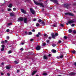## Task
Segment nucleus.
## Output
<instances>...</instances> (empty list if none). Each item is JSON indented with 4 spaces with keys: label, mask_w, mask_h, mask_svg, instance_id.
Wrapping results in <instances>:
<instances>
[{
    "label": "nucleus",
    "mask_w": 76,
    "mask_h": 76,
    "mask_svg": "<svg viewBox=\"0 0 76 76\" xmlns=\"http://www.w3.org/2000/svg\"><path fill=\"white\" fill-rule=\"evenodd\" d=\"M34 3L36 5H40V7H44V6L42 3H39L36 1H34Z\"/></svg>",
    "instance_id": "1"
},
{
    "label": "nucleus",
    "mask_w": 76,
    "mask_h": 76,
    "mask_svg": "<svg viewBox=\"0 0 76 76\" xmlns=\"http://www.w3.org/2000/svg\"><path fill=\"white\" fill-rule=\"evenodd\" d=\"M65 15H69V16H74L73 14L70 12L65 13Z\"/></svg>",
    "instance_id": "2"
},
{
    "label": "nucleus",
    "mask_w": 76,
    "mask_h": 76,
    "mask_svg": "<svg viewBox=\"0 0 76 76\" xmlns=\"http://www.w3.org/2000/svg\"><path fill=\"white\" fill-rule=\"evenodd\" d=\"M30 12H31V13L33 15H34L35 13V11H34V9L32 8H31L30 9Z\"/></svg>",
    "instance_id": "3"
},
{
    "label": "nucleus",
    "mask_w": 76,
    "mask_h": 76,
    "mask_svg": "<svg viewBox=\"0 0 76 76\" xmlns=\"http://www.w3.org/2000/svg\"><path fill=\"white\" fill-rule=\"evenodd\" d=\"M23 18L22 17H20L18 18V22H20L22 21H23Z\"/></svg>",
    "instance_id": "4"
},
{
    "label": "nucleus",
    "mask_w": 76,
    "mask_h": 76,
    "mask_svg": "<svg viewBox=\"0 0 76 76\" xmlns=\"http://www.w3.org/2000/svg\"><path fill=\"white\" fill-rule=\"evenodd\" d=\"M69 4H64V7H65L66 9H68V7H69Z\"/></svg>",
    "instance_id": "5"
},
{
    "label": "nucleus",
    "mask_w": 76,
    "mask_h": 76,
    "mask_svg": "<svg viewBox=\"0 0 76 76\" xmlns=\"http://www.w3.org/2000/svg\"><path fill=\"white\" fill-rule=\"evenodd\" d=\"M64 57V56H63V55H61L60 56H57L56 57V58H58V59H60V58H63Z\"/></svg>",
    "instance_id": "6"
},
{
    "label": "nucleus",
    "mask_w": 76,
    "mask_h": 76,
    "mask_svg": "<svg viewBox=\"0 0 76 76\" xmlns=\"http://www.w3.org/2000/svg\"><path fill=\"white\" fill-rule=\"evenodd\" d=\"M51 1H52V2H53V3H56L57 4H58V1L57 0H50Z\"/></svg>",
    "instance_id": "7"
},
{
    "label": "nucleus",
    "mask_w": 76,
    "mask_h": 76,
    "mask_svg": "<svg viewBox=\"0 0 76 76\" xmlns=\"http://www.w3.org/2000/svg\"><path fill=\"white\" fill-rule=\"evenodd\" d=\"M75 75H76V73L72 72L69 73V74L70 76H75Z\"/></svg>",
    "instance_id": "8"
},
{
    "label": "nucleus",
    "mask_w": 76,
    "mask_h": 76,
    "mask_svg": "<svg viewBox=\"0 0 76 76\" xmlns=\"http://www.w3.org/2000/svg\"><path fill=\"white\" fill-rule=\"evenodd\" d=\"M36 49L37 50H39L41 49V46H37Z\"/></svg>",
    "instance_id": "9"
},
{
    "label": "nucleus",
    "mask_w": 76,
    "mask_h": 76,
    "mask_svg": "<svg viewBox=\"0 0 76 76\" xmlns=\"http://www.w3.org/2000/svg\"><path fill=\"white\" fill-rule=\"evenodd\" d=\"M75 22V21L74 20H69L68 21V23H74Z\"/></svg>",
    "instance_id": "10"
},
{
    "label": "nucleus",
    "mask_w": 76,
    "mask_h": 76,
    "mask_svg": "<svg viewBox=\"0 0 76 76\" xmlns=\"http://www.w3.org/2000/svg\"><path fill=\"white\" fill-rule=\"evenodd\" d=\"M21 11L22 12V13H24V14H25L26 13V12L23 9H21Z\"/></svg>",
    "instance_id": "11"
},
{
    "label": "nucleus",
    "mask_w": 76,
    "mask_h": 76,
    "mask_svg": "<svg viewBox=\"0 0 76 76\" xmlns=\"http://www.w3.org/2000/svg\"><path fill=\"white\" fill-rule=\"evenodd\" d=\"M43 58L45 60H47L48 59V57L46 56H43Z\"/></svg>",
    "instance_id": "12"
},
{
    "label": "nucleus",
    "mask_w": 76,
    "mask_h": 76,
    "mask_svg": "<svg viewBox=\"0 0 76 76\" xmlns=\"http://www.w3.org/2000/svg\"><path fill=\"white\" fill-rule=\"evenodd\" d=\"M52 38H56V36H55V34L54 33L52 34Z\"/></svg>",
    "instance_id": "13"
},
{
    "label": "nucleus",
    "mask_w": 76,
    "mask_h": 76,
    "mask_svg": "<svg viewBox=\"0 0 76 76\" xmlns=\"http://www.w3.org/2000/svg\"><path fill=\"white\" fill-rule=\"evenodd\" d=\"M24 23H26L27 22V18H24Z\"/></svg>",
    "instance_id": "14"
},
{
    "label": "nucleus",
    "mask_w": 76,
    "mask_h": 76,
    "mask_svg": "<svg viewBox=\"0 0 76 76\" xmlns=\"http://www.w3.org/2000/svg\"><path fill=\"white\" fill-rule=\"evenodd\" d=\"M8 7H10V8H12V4H9V5L8 6Z\"/></svg>",
    "instance_id": "15"
},
{
    "label": "nucleus",
    "mask_w": 76,
    "mask_h": 76,
    "mask_svg": "<svg viewBox=\"0 0 76 76\" xmlns=\"http://www.w3.org/2000/svg\"><path fill=\"white\" fill-rule=\"evenodd\" d=\"M52 51L53 52V53H56V50L54 49H53L52 50Z\"/></svg>",
    "instance_id": "16"
},
{
    "label": "nucleus",
    "mask_w": 76,
    "mask_h": 76,
    "mask_svg": "<svg viewBox=\"0 0 76 76\" xmlns=\"http://www.w3.org/2000/svg\"><path fill=\"white\" fill-rule=\"evenodd\" d=\"M41 23L42 24V25L43 26H44V25H45V22H44V21H42Z\"/></svg>",
    "instance_id": "17"
},
{
    "label": "nucleus",
    "mask_w": 76,
    "mask_h": 76,
    "mask_svg": "<svg viewBox=\"0 0 76 76\" xmlns=\"http://www.w3.org/2000/svg\"><path fill=\"white\" fill-rule=\"evenodd\" d=\"M37 72V71H34L32 73V75H34L35 73Z\"/></svg>",
    "instance_id": "18"
},
{
    "label": "nucleus",
    "mask_w": 76,
    "mask_h": 76,
    "mask_svg": "<svg viewBox=\"0 0 76 76\" xmlns=\"http://www.w3.org/2000/svg\"><path fill=\"white\" fill-rule=\"evenodd\" d=\"M72 31H73V30L72 29H69L68 30V31L69 32V33H72Z\"/></svg>",
    "instance_id": "19"
},
{
    "label": "nucleus",
    "mask_w": 76,
    "mask_h": 76,
    "mask_svg": "<svg viewBox=\"0 0 76 76\" xmlns=\"http://www.w3.org/2000/svg\"><path fill=\"white\" fill-rule=\"evenodd\" d=\"M10 15L11 16H14V14L13 13H11L10 14Z\"/></svg>",
    "instance_id": "20"
},
{
    "label": "nucleus",
    "mask_w": 76,
    "mask_h": 76,
    "mask_svg": "<svg viewBox=\"0 0 76 76\" xmlns=\"http://www.w3.org/2000/svg\"><path fill=\"white\" fill-rule=\"evenodd\" d=\"M53 26V27H57V24H54Z\"/></svg>",
    "instance_id": "21"
},
{
    "label": "nucleus",
    "mask_w": 76,
    "mask_h": 76,
    "mask_svg": "<svg viewBox=\"0 0 76 76\" xmlns=\"http://www.w3.org/2000/svg\"><path fill=\"white\" fill-rule=\"evenodd\" d=\"M10 67L8 66H7L6 67V68L7 69H10Z\"/></svg>",
    "instance_id": "22"
},
{
    "label": "nucleus",
    "mask_w": 76,
    "mask_h": 76,
    "mask_svg": "<svg viewBox=\"0 0 76 76\" xmlns=\"http://www.w3.org/2000/svg\"><path fill=\"white\" fill-rule=\"evenodd\" d=\"M64 39H67L68 37H67L66 36H64Z\"/></svg>",
    "instance_id": "23"
},
{
    "label": "nucleus",
    "mask_w": 76,
    "mask_h": 76,
    "mask_svg": "<svg viewBox=\"0 0 76 76\" xmlns=\"http://www.w3.org/2000/svg\"><path fill=\"white\" fill-rule=\"evenodd\" d=\"M12 25V23H8L7 24V25L8 26H10V25Z\"/></svg>",
    "instance_id": "24"
},
{
    "label": "nucleus",
    "mask_w": 76,
    "mask_h": 76,
    "mask_svg": "<svg viewBox=\"0 0 76 76\" xmlns=\"http://www.w3.org/2000/svg\"><path fill=\"white\" fill-rule=\"evenodd\" d=\"M72 53H73V54H75L76 53V51L75 50H74L72 51Z\"/></svg>",
    "instance_id": "25"
},
{
    "label": "nucleus",
    "mask_w": 76,
    "mask_h": 76,
    "mask_svg": "<svg viewBox=\"0 0 76 76\" xmlns=\"http://www.w3.org/2000/svg\"><path fill=\"white\" fill-rule=\"evenodd\" d=\"M47 75V73H44L43 74V75H44L45 76Z\"/></svg>",
    "instance_id": "26"
},
{
    "label": "nucleus",
    "mask_w": 76,
    "mask_h": 76,
    "mask_svg": "<svg viewBox=\"0 0 76 76\" xmlns=\"http://www.w3.org/2000/svg\"><path fill=\"white\" fill-rule=\"evenodd\" d=\"M36 26H39V24L38 23H37L36 24Z\"/></svg>",
    "instance_id": "27"
},
{
    "label": "nucleus",
    "mask_w": 76,
    "mask_h": 76,
    "mask_svg": "<svg viewBox=\"0 0 76 76\" xmlns=\"http://www.w3.org/2000/svg\"><path fill=\"white\" fill-rule=\"evenodd\" d=\"M55 36H58V33H55V34H54Z\"/></svg>",
    "instance_id": "28"
},
{
    "label": "nucleus",
    "mask_w": 76,
    "mask_h": 76,
    "mask_svg": "<svg viewBox=\"0 0 76 76\" xmlns=\"http://www.w3.org/2000/svg\"><path fill=\"white\" fill-rule=\"evenodd\" d=\"M14 62L15 63V64H18V62L16 61H14Z\"/></svg>",
    "instance_id": "29"
},
{
    "label": "nucleus",
    "mask_w": 76,
    "mask_h": 76,
    "mask_svg": "<svg viewBox=\"0 0 76 76\" xmlns=\"http://www.w3.org/2000/svg\"><path fill=\"white\" fill-rule=\"evenodd\" d=\"M61 26L62 27H64V25L63 24H60Z\"/></svg>",
    "instance_id": "30"
},
{
    "label": "nucleus",
    "mask_w": 76,
    "mask_h": 76,
    "mask_svg": "<svg viewBox=\"0 0 76 76\" xmlns=\"http://www.w3.org/2000/svg\"><path fill=\"white\" fill-rule=\"evenodd\" d=\"M42 20H41V19H39V20L38 21L39 22H41Z\"/></svg>",
    "instance_id": "31"
},
{
    "label": "nucleus",
    "mask_w": 76,
    "mask_h": 76,
    "mask_svg": "<svg viewBox=\"0 0 76 76\" xmlns=\"http://www.w3.org/2000/svg\"><path fill=\"white\" fill-rule=\"evenodd\" d=\"M10 53H12V50H10L8 51V54H10Z\"/></svg>",
    "instance_id": "32"
},
{
    "label": "nucleus",
    "mask_w": 76,
    "mask_h": 76,
    "mask_svg": "<svg viewBox=\"0 0 76 76\" xmlns=\"http://www.w3.org/2000/svg\"><path fill=\"white\" fill-rule=\"evenodd\" d=\"M52 46H53V47H56V44H52Z\"/></svg>",
    "instance_id": "33"
},
{
    "label": "nucleus",
    "mask_w": 76,
    "mask_h": 76,
    "mask_svg": "<svg viewBox=\"0 0 76 76\" xmlns=\"http://www.w3.org/2000/svg\"><path fill=\"white\" fill-rule=\"evenodd\" d=\"M36 36L37 37L39 38V34H37L36 35Z\"/></svg>",
    "instance_id": "34"
},
{
    "label": "nucleus",
    "mask_w": 76,
    "mask_h": 76,
    "mask_svg": "<svg viewBox=\"0 0 76 76\" xmlns=\"http://www.w3.org/2000/svg\"><path fill=\"white\" fill-rule=\"evenodd\" d=\"M73 32L74 34H76V31H73Z\"/></svg>",
    "instance_id": "35"
},
{
    "label": "nucleus",
    "mask_w": 76,
    "mask_h": 76,
    "mask_svg": "<svg viewBox=\"0 0 76 76\" xmlns=\"http://www.w3.org/2000/svg\"><path fill=\"white\" fill-rule=\"evenodd\" d=\"M38 34L39 35H41V32H39L38 33Z\"/></svg>",
    "instance_id": "36"
},
{
    "label": "nucleus",
    "mask_w": 76,
    "mask_h": 76,
    "mask_svg": "<svg viewBox=\"0 0 76 76\" xmlns=\"http://www.w3.org/2000/svg\"><path fill=\"white\" fill-rule=\"evenodd\" d=\"M44 36L45 37H48V35H47V34H45L44 35Z\"/></svg>",
    "instance_id": "37"
},
{
    "label": "nucleus",
    "mask_w": 76,
    "mask_h": 76,
    "mask_svg": "<svg viewBox=\"0 0 76 76\" xmlns=\"http://www.w3.org/2000/svg\"><path fill=\"white\" fill-rule=\"evenodd\" d=\"M46 45V44L43 43L42 44V46H45Z\"/></svg>",
    "instance_id": "38"
},
{
    "label": "nucleus",
    "mask_w": 76,
    "mask_h": 76,
    "mask_svg": "<svg viewBox=\"0 0 76 76\" xmlns=\"http://www.w3.org/2000/svg\"><path fill=\"white\" fill-rule=\"evenodd\" d=\"M4 48H2L1 49V51H4Z\"/></svg>",
    "instance_id": "39"
},
{
    "label": "nucleus",
    "mask_w": 76,
    "mask_h": 76,
    "mask_svg": "<svg viewBox=\"0 0 76 76\" xmlns=\"http://www.w3.org/2000/svg\"><path fill=\"white\" fill-rule=\"evenodd\" d=\"M32 33L31 32H29V35H31Z\"/></svg>",
    "instance_id": "40"
},
{
    "label": "nucleus",
    "mask_w": 76,
    "mask_h": 76,
    "mask_svg": "<svg viewBox=\"0 0 76 76\" xmlns=\"http://www.w3.org/2000/svg\"><path fill=\"white\" fill-rule=\"evenodd\" d=\"M16 10V8H13V10L15 11Z\"/></svg>",
    "instance_id": "41"
},
{
    "label": "nucleus",
    "mask_w": 76,
    "mask_h": 76,
    "mask_svg": "<svg viewBox=\"0 0 76 76\" xmlns=\"http://www.w3.org/2000/svg\"><path fill=\"white\" fill-rule=\"evenodd\" d=\"M6 31L7 32H9V29H7L6 30Z\"/></svg>",
    "instance_id": "42"
},
{
    "label": "nucleus",
    "mask_w": 76,
    "mask_h": 76,
    "mask_svg": "<svg viewBox=\"0 0 76 76\" xmlns=\"http://www.w3.org/2000/svg\"><path fill=\"white\" fill-rule=\"evenodd\" d=\"M11 10V9L10 8H9L8 9V11H10Z\"/></svg>",
    "instance_id": "43"
},
{
    "label": "nucleus",
    "mask_w": 76,
    "mask_h": 76,
    "mask_svg": "<svg viewBox=\"0 0 76 76\" xmlns=\"http://www.w3.org/2000/svg\"><path fill=\"white\" fill-rule=\"evenodd\" d=\"M75 25V24H72V25H71V26L73 27V26H74Z\"/></svg>",
    "instance_id": "44"
},
{
    "label": "nucleus",
    "mask_w": 76,
    "mask_h": 76,
    "mask_svg": "<svg viewBox=\"0 0 76 76\" xmlns=\"http://www.w3.org/2000/svg\"><path fill=\"white\" fill-rule=\"evenodd\" d=\"M1 47H2L3 48H4V45H1Z\"/></svg>",
    "instance_id": "45"
},
{
    "label": "nucleus",
    "mask_w": 76,
    "mask_h": 76,
    "mask_svg": "<svg viewBox=\"0 0 76 76\" xmlns=\"http://www.w3.org/2000/svg\"><path fill=\"white\" fill-rule=\"evenodd\" d=\"M37 20V19L36 18H34L33 19V21H36Z\"/></svg>",
    "instance_id": "46"
},
{
    "label": "nucleus",
    "mask_w": 76,
    "mask_h": 76,
    "mask_svg": "<svg viewBox=\"0 0 76 76\" xmlns=\"http://www.w3.org/2000/svg\"><path fill=\"white\" fill-rule=\"evenodd\" d=\"M7 76H10V74H9V73H7Z\"/></svg>",
    "instance_id": "47"
},
{
    "label": "nucleus",
    "mask_w": 76,
    "mask_h": 76,
    "mask_svg": "<svg viewBox=\"0 0 76 76\" xmlns=\"http://www.w3.org/2000/svg\"><path fill=\"white\" fill-rule=\"evenodd\" d=\"M20 50H21V51H23V49L22 48H20Z\"/></svg>",
    "instance_id": "48"
},
{
    "label": "nucleus",
    "mask_w": 76,
    "mask_h": 76,
    "mask_svg": "<svg viewBox=\"0 0 76 76\" xmlns=\"http://www.w3.org/2000/svg\"><path fill=\"white\" fill-rule=\"evenodd\" d=\"M46 42H47L48 43V42H50V40H47Z\"/></svg>",
    "instance_id": "49"
},
{
    "label": "nucleus",
    "mask_w": 76,
    "mask_h": 76,
    "mask_svg": "<svg viewBox=\"0 0 76 76\" xmlns=\"http://www.w3.org/2000/svg\"><path fill=\"white\" fill-rule=\"evenodd\" d=\"M58 42L59 43H61V40H59Z\"/></svg>",
    "instance_id": "50"
},
{
    "label": "nucleus",
    "mask_w": 76,
    "mask_h": 76,
    "mask_svg": "<svg viewBox=\"0 0 76 76\" xmlns=\"http://www.w3.org/2000/svg\"><path fill=\"white\" fill-rule=\"evenodd\" d=\"M48 39H51V37H49Z\"/></svg>",
    "instance_id": "51"
},
{
    "label": "nucleus",
    "mask_w": 76,
    "mask_h": 76,
    "mask_svg": "<svg viewBox=\"0 0 76 76\" xmlns=\"http://www.w3.org/2000/svg\"><path fill=\"white\" fill-rule=\"evenodd\" d=\"M74 65H75V66H76V62H75L74 64Z\"/></svg>",
    "instance_id": "52"
},
{
    "label": "nucleus",
    "mask_w": 76,
    "mask_h": 76,
    "mask_svg": "<svg viewBox=\"0 0 76 76\" xmlns=\"http://www.w3.org/2000/svg\"><path fill=\"white\" fill-rule=\"evenodd\" d=\"M7 38L8 39H9V36H7Z\"/></svg>",
    "instance_id": "53"
},
{
    "label": "nucleus",
    "mask_w": 76,
    "mask_h": 76,
    "mask_svg": "<svg viewBox=\"0 0 76 76\" xmlns=\"http://www.w3.org/2000/svg\"><path fill=\"white\" fill-rule=\"evenodd\" d=\"M32 31V32H35V30L34 29H33Z\"/></svg>",
    "instance_id": "54"
},
{
    "label": "nucleus",
    "mask_w": 76,
    "mask_h": 76,
    "mask_svg": "<svg viewBox=\"0 0 76 76\" xmlns=\"http://www.w3.org/2000/svg\"><path fill=\"white\" fill-rule=\"evenodd\" d=\"M1 75H4V74L2 72H1Z\"/></svg>",
    "instance_id": "55"
},
{
    "label": "nucleus",
    "mask_w": 76,
    "mask_h": 76,
    "mask_svg": "<svg viewBox=\"0 0 76 76\" xmlns=\"http://www.w3.org/2000/svg\"><path fill=\"white\" fill-rule=\"evenodd\" d=\"M5 42H7V40H5Z\"/></svg>",
    "instance_id": "56"
},
{
    "label": "nucleus",
    "mask_w": 76,
    "mask_h": 76,
    "mask_svg": "<svg viewBox=\"0 0 76 76\" xmlns=\"http://www.w3.org/2000/svg\"><path fill=\"white\" fill-rule=\"evenodd\" d=\"M33 40H34V39H30V41H33Z\"/></svg>",
    "instance_id": "57"
},
{
    "label": "nucleus",
    "mask_w": 76,
    "mask_h": 76,
    "mask_svg": "<svg viewBox=\"0 0 76 76\" xmlns=\"http://www.w3.org/2000/svg\"><path fill=\"white\" fill-rule=\"evenodd\" d=\"M4 41L1 42V43L2 44H4Z\"/></svg>",
    "instance_id": "58"
},
{
    "label": "nucleus",
    "mask_w": 76,
    "mask_h": 76,
    "mask_svg": "<svg viewBox=\"0 0 76 76\" xmlns=\"http://www.w3.org/2000/svg\"><path fill=\"white\" fill-rule=\"evenodd\" d=\"M39 1H40L41 2V1H43V0H39Z\"/></svg>",
    "instance_id": "59"
},
{
    "label": "nucleus",
    "mask_w": 76,
    "mask_h": 76,
    "mask_svg": "<svg viewBox=\"0 0 76 76\" xmlns=\"http://www.w3.org/2000/svg\"><path fill=\"white\" fill-rule=\"evenodd\" d=\"M48 56H49V57H50V56H51V54H49L48 55Z\"/></svg>",
    "instance_id": "60"
},
{
    "label": "nucleus",
    "mask_w": 76,
    "mask_h": 76,
    "mask_svg": "<svg viewBox=\"0 0 76 76\" xmlns=\"http://www.w3.org/2000/svg\"><path fill=\"white\" fill-rule=\"evenodd\" d=\"M19 72V70H17V73H18Z\"/></svg>",
    "instance_id": "61"
},
{
    "label": "nucleus",
    "mask_w": 76,
    "mask_h": 76,
    "mask_svg": "<svg viewBox=\"0 0 76 76\" xmlns=\"http://www.w3.org/2000/svg\"><path fill=\"white\" fill-rule=\"evenodd\" d=\"M24 43H21V44L22 45H24Z\"/></svg>",
    "instance_id": "62"
},
{
    "label": "nucleus",
    "mask_w": 76,
    "mask_h": 76,
    "mask_svg": "<svg viewBox=\"0 0 76 76\" xmlns=\"http://www.w3.org/2000/svg\"><path fill=\"white\" fill-rule=\"evenodd\" d=\"M47 1H46L45 2V3L46 4H47Z\"/></svg>",
    "instance_id": "63"
},
{
    "label": "nucleus",
    "mask_w": 76,
    "mask_h": 76,
    "mask_svg": "<svg viewBox=\"0 0 76 76\" xmlns=\"http://www.w3.org/2000/svg\"><path fill=\"white\" fill-rule=\"evenodd\" d=\"M4 64V63H2V64H1V65H3Z\"/></svg>",
    "instance_id": "64"
}]
</instances>
